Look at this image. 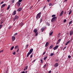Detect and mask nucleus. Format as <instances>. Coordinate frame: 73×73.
Here are the masks:
<instances>
[{
  "instance_id": "54",
  "label": "nucleus",
  "mask_w": 73,
  "mask_h": 73,
  "mask_svg": "<svg viewBox=\"0 0 73 73\" xmlns=\"http://www.w3.org/2000/svg\"><path fill=\"white\" fill-rule=\"evenodd\" d=\"M32 55H31L30 56V58H32Z\"/></svg>"
},
{
  "instance_id": "37",
  "label": "nucleus",
  "mask_w": 73,
  "mask_h": 73,
  "mask_svg": "<svg viewBox=\"0 0 73 73\" xmlns=\"http://www.w3.org/2000/svg\"><path fill=\"white\" fill-rule=\"evenodd\" d=\"M12 1L13 3H14L15 2V0H12Z\"/></svg>"
},
{
  "instance_id": "64",
  "label": "nucleus",
  "mask_w": 73,
  "mask_h": 73,
  "mask_svg": "<svg viewBox=\"0 0 73 73\" xmlns=\"http://www.w3.org/2000/svg\"><path fill=\"white\" fill-rule=\"evenodd\" d=\"M25 68L24 70V71H25Z\"/></svg>"
},
{
  "instance_id": "31",
  "label": "nucleus",
  "mask_w": 73,
  "mask_h": 73,
  "mask_svg": "<svg viewBox=\"0 0 73 73\" xmlns=\"http://www.w3.org/2000/svg\"><path fill=\"white\" fill-rule=\"evenodd\" d=\"M35 36H36L38 35V32L35 33Z\"/></svg>"
},
{
  "instance_id": "21",
  "label": "nucleus",
  "mask_w": 73,
  "mask_h": 73,
  "mask_svg": "<svg viewBox=\"0 0 73 73\" xmlns=\"http://www.w3.org/2000/svg\"><path fill=\"white\" fill-rule=\"evenodd\" d=\"M71 13H72V10H71L70 11L68 15H70L71 14Z\"/></svg>"
},
{
  "instance_id": "6",
  "label": "nucleus",
  "mask_w": 73,
  "mask_h": 73,
  "mask_svg": "<svg viewBox=\"0 0 73 73\" xmlns=\"http://www.w3.org/2000/svg\"><path fill=\"white\" fill-rule=\"evenodd\" d=\"M64 13V11H62L60 13V16H62V15H63V14Z\"/></svg>"
},
{
  "instance_id": "24",
  "label": "nucleus",
  "mask_w": 73,
  "mask_h": 73,
  "mask_svg": "<svg viewBox=\"0 0 73 73\" xmlns=\"http://www.w3.org/2000/svg\"><path fill=\"white\" fill-rule=\"evenodd\" d=\"M10 5H9V6L8 7H7V10L9 9V8H10Z\"/></svg>"
},
{
  "instance_id": "61",
  "label": "nucleus",
  "mask_w": 73,
  "mask_h": 73,
  "mask_svg": "<svg viewBox=\"0 0 73 73\" xmlns=\"http://www.w3.org/2000/svg\"><path fill=\"white\" fill-rule=\"evenodd\" d=\"M61 34L60 33H59V35H58V36H60V35Z\"/></svg>"
},
{
  "instance_id": "38",
  "label": "nucleus",
  "mask_w": 73,
  "mask_h": 73,
  "mask_svg": "<svg viewBox=\"0 0 73 73\" xmlns=\"http://www.w3.org/2000/svg\"><path fill=\"white\" fill-rule=\"evenodd\" d=\"M66 21V20L64 19V23H65Z\"/></svg>"
},
{
  "instance_id": "20",
  "label": "nucleus",
  "mask_w": 73,
  "mask_h": 73,
  "mask_svg": "<svg viewBox=\"0 0 73 73\" xmlns=\"http://www.w3.org/2000/svg\"><path fill=\"white\" fill-rule=\"evenodd\" d=\"M18 5H19V7L20 5L21 4V3H20V2H18L17 3Z\"/></svg>"
},
{
  "instance_id": "48",
  "label": "nucleus",
  "mask_w": 73,
  "mask_h": 73,
  "mask_svg": "<svg viewBox=\"0 0 73 73\" xmlns=\"http://www.w3.org/2000/svg\"><path fill=\"white\" fill-rule=\"evenodd\" d=\"M45 8H46V6H45L44 7H43V10H44V9H45Z\"/></svg>"
},
{
  "instance_id": "18",
  "label": "nucleus",
  "mask_w": 73,
  "mask_h": 73,
  "mask_svg": "<svg viewBox=\"0 0 73 73\" xmlns=\"http://www.w3.org/2000/svg\"><path fill=\"white\" fill-rule=\"evenodd\" d=\"M41 12H40L37 15V16H41L40 15H41Z\"/></svg>"
},
{
  "instance_id": "9",
  "label": "nucleus",
  "mask_w": 73,
  "mask_h": 73,
  "mask_svg": "<svg viewBox=\"0 0 73 73\" xmlns=\"http://www.w3.org/2000/svg\"><path fill=\"white\" fill-rule=\"evenodd\" d=\"M12 41H15V36H13L12 37Z\"/></svg>"
},
{
  "instance_id": "44",
  "label": "nucleus",
  "mask_w": 73,
  "mask_h": 73,
  "mask_svg": "<svg viewBox=\"0 0 73 73\" xmlns=\"http://www.w3.org/2000/svg\"><path fill=\"white\" fill-rule=\"evenodd\" d=\"M41 62L42 64V63L43 62V60L42 59L41 60Z\"/></svg>"
},
{
  "instance_id": "47",
  "label": "nucleus",
  "mask_w": 73,
  "mask_h": 73,
  "mask_svg": "<svg viewBox=\"0 0 73 73\" xmlns=\"http://www.w3.org/2000/svg\"><path fill=\"white\" fill-rule=\"evenodd\" d=\"M4 3V2L3 1H2L1 3V4H3Z\"/></svg>"
},
{
  "instance_id": "32",
  "label": "nucleus",
  "mask_w": 73,
  "mask_h": 73,
  "mask_svg": "<svg viewBox=\"0 0 73 73\" xmlns=\"http://www.w3.org/2000/svg\"><path fill=\"white\" fill-rule=\"evenodd\" d=\"M2 27H3V25H0V29L2 28Z\"/></svg>"
},
{
  "instance_id": "57",
  "label": "nucleus",
  "mask_w": 73,
  "mask_h": 73,
  "mask_svg": "<svg viewBox=\"0 0 73 73\" xmlns=\"http://www.w3.org/2000/svg\"><path fill=\"white\" fill-rule=\"evenodd\" d=\"M21 73H25V72L23 71L22 72H21Z\"/></svg>"
},
{
  "instance_id": "52",
  "label": "nucleus",
  "mask_w": 73,
  "mask_h": 73,
  "mask_svg": "<svg viewBox=\"0 0 73 73\" xmlns=\"http://www.w3.org/2000/svg\"><path fill=\"white\" fill-rule=\"evenodd\" d=\"M3 52V50H2L0 51V53H1V52Z\"/></svg>"
},
{
  "instance_id": "55",
  "label": "nucleus",
  "mask_w": 73,
  "mask_h": 73,
  "mask_svg": "<svg viewBox=\"0 0 73 73\" xmlns=\"http://www.w3.org/2000/svg\"><path fill=\"white\" fill-rule=\"evenodd\" d=\"M51 73V71H49L48 73Z\"/></svg>"
},
{
  "instance_id": "40",
  "label": "nucleus",
  "mask_w": 73,
  "mask_h": 73,
  "mask_svg": "<svg viewBox=\"0 0 73 73\" xmlns=\"http://www.w3.org/2000/svg\"><path fill=\"white\" fill-rule=\"evenodd\" d=\"M68 58H71V56L70 55L68 56Z\"/></svg>"
},
{
  "instance_id": "43",
  "label": "nucleus",
  "mask_w": 73,
  "mask_h": 73,
  "mask_svg": "<svg viewBox=\"0 0 73 73\" xmlns=\"http://www.w3.org/2000/svg\"><path fill=\"white\" fill-rule=\"evenodd\" d=\"M42 22V19H41L40 20V23H41Z\"/></svg>"
},
{
  "instance_id": "62",
  "label": "nucleus",
  "mask_w": 73,
  "mask_h": 73,
  "mask_svg": "<svg viewBox=\"0 0 73 73\" xmlns=\"http://www.w3.org/2000/svg\"><path fill=\"white\" fill-rule=\"evenodd\" d=\"M49 1H50V0H47V1L48 3V2H49Z\"/></svg>"
},
{
  "instance_id": "23",
  "label": "nucleus",
  "mask_w": 73,
  "mask_h": 73,
  "mask_svg": "<svg viewBox=\"0 0 73 73\" xmlns=\"http://www.w3.org/2000/svg\"><path fill=\"white\" fill-rule=\"evenodd\" d=\"M18 48V46H16L15 47V49H17V48Z\"/></svg>"
},
{
  "instance_id": "56",
  "label": "nucleus",
  "mask_w": 73,
  "mask_h": 73,
  "mask_svg": "<svg viewBox=\"0 0 73 73\" xmlns=\"http://www.w3.org/2000/svg\"><path fill=\"white\" fill-rule=\"evenodd\" d=\"M17 33H16L15 34V35H17Z\"/></svg>"
},
{
  "instance_id": "58",
  "label": "nucleus",
  "mask_w": 73,
  "mask_h": 73,
  "mask_svg": "<svg viewBox=\"0 0 73 73\" xmlns=\"http://www.w3.org/2000/svg\"><path fill=\"white\" fill-rule=\"evenodd\" d=\"M68 43H66L65 45H68Z\"/></svg>"
},
{
  "instance_id": "27",
  "label": "nucleus",
  "mask_w": 73,
  "mask_h": 73,
  "mask_svg": "<svg viewBox=\"0 0 73 73\" xmlns=\"http://www.w3.org/2000/svg\"><path fill=\"white\" fill-rule=\"evenodd\" d=\"M72 23V21H71L69 23V25H70Z\"/></svg>"
},
{
  "instance_id": "5",
  "label": "nucleus",
  "mask_w": 73,
  "mask_h": 73,
  "mask_svg": "<svg viewBox=\"0 0 73 73\" xmlns=\"http://www.w3.org/2000/svg\"><path fill=\"white\" fill-rule=\"evenodd\" d=\"M58 46H58V45H56V46L53 48L54 50H56V49H57V48H58Z\"/></svg>"
},
{
  "instance_id": "15",
  "label": "nucleus",
  "mask_w": 73,
  "mask_h": 73,
  "mask_svg": "<svg viewBox=\"0 0 73 73\" xmlns=\"http://www.w3.org/2000/svg\"><path fill=\"white\" fill-rule=\"evenodd\" d=\"M40 17H41V16H36V19H40Z\"/></svg>"
},
{
  "instance_id": "53",
  "label": "nucleus",
  "mask_w": 73,
  "mask_h": 73,
  "mask_svg": "<svg viewBox=\"0 0 73 73\" xmlns=\"http://www.w3.org/2000/svg\"><path fill=\"white\" fill-rule=\"evenodd\" d=\"M66 47H64V48H63V50H64L65 49H66Z\"/></svg>"
},
{
  "instance_id": "46",
  "label": "nucleus",
  "mask_w": 73,
  "mask_h": 73,
  "mask_svg": "<svg viewBox=\"0 0 73 73\" xmlns=\"http://www.w3.org/2000/svg\"><path fill=\"white\" fill-rule=\"evenodd\" d=\"M19 48H18L17 50V52H19Z\"/></svg>"
},
{
  "instance_id": "10",
  "label": "nucleus",
  "mask_w": 73,
  "mask_h": 73,
  "mask_svg": "<svg viewBox=\"0 0 73 73\" xmlns=\"http://www.w3.org/2000/svg\"><path fill=\"white\" fill-rule=\"evenodd\" d=\"M16 14V11L15 10L12 13V15H15V14Z\"/></svg>"
},
{
  "instance_id": "22",
  "label": "nucleus",
  "mask_w": 73,
  "mask_h": 73,
  "mask_svg": "<svg viewBox=\"0 0 73 73\" xmlns=\"http://www.w3.org/2000/svg\"><path fill=\"white\" fill-rule=\"evenodd\" d=\"M13 48H14V46H13L11 48V50H12V49H13Z\"/></svg>"
},
{
  "instance_id": "14",
  "label": "nucleus",
  "mask_w": 73,
  "mask_h": 73,
  "mask_svg": "<svg viewBox=\"0 0 73 73\" xmlns=\"http://www.w3.org/2000/svg\"><path fill=\"white\" fill-rule=\"evenodd\" d=\"M23 25H24V23H21L20 24V26H21V27H22V26H23Z\"/></svg>"
},
{
  "instance_id": "1",
  "label": "nucleus",
  "mask_w": 73,
  "mask_h": 73,
  "mask_svg": "<svg viewBox=\"0 0 73 73\" xmlns=\"http://www.w3.org/2000/svg\"><path fill=\"white\" fill-rule=\"evenodd\" d=\"M33 48H32L30 50L29 52L28 53L27 55V57H28L29 56V55L32 53V52H33Z\"/></svg>"
},
{
  "instance_id": "51",
  "label": "nucleus",
  "mask_w": 73,
  "mask_h": 73,
  "mask_svg": "<svg viewBox=\"0 0 73 73\" xmlns=\"http://www.w3.org/2000/svg\"><path fill=\"white\" fill-rule=\"evenodd\" d=\"M45 54V52H44L43 53V55H44V54Z\"/></svg>"
},
{
  "instance_id": "8",
  "label": "nucleus",
  "mask_w": 73,
  "mask_h": 73,
  "mask_svg": "<svg viewBox=\"0 0 73 73\" xmlns=\"http://www.w3.org/2000/svg\"><path fill=\"white\" fill-rule=\"evenodd\" d=\"M21 9H22V8L21 7V8H19V9H18L17 10V11L18 12H19L20 11H21Z\"/></svg>"
},
{
  "instance_id": "3",
  "label": "nucleus",
  "mask_w": 73,
  "mask_h": 73,
  "mask_svg": "<svg viewBox=\"0 0 73 73\" xmlns=\"http://www.w3.org/2000/svg\"><path fill=\"white\" fill-rule=\"evenodd\" d=\"M73 34V31L71 30L70 32V35L71 36Z\"/></svg>"
},
{
  "instance_id": "19",
  "label": "nucleus",
  "mask_w": 73,
  "mask_h": 73,
  "mask_svg": "<svg viewBox=\"0 0 73 73\" xmlns=\"http://www.w3.org/2000/svg\"><path fill=\"white\" fill-rule=\"evenodd\" d=\"M15 19H19V17L18 16H15Z\"/></svg>"
},
{
  "instance_id": "16",
  "label": "nucleus",
  "mask_w": 73,
  "mask_h": 73,
  "mask_svg": "<svg viewBox=\"0 0 73 73\" xmlns=\"http://www.w3.org/2000/svg\"><path fill=\"white\" fill-rule=\"evenodd\" d=\"M44 29H45V28L44 27H42L41 29V31L42 32H43L44 31Z\"/></svg>"
},
{
  "instance_id": "63",
  "label": "nucleus",
  "mask_w": 73,
  "mask_h": 73,
  "mask_svg": "<svg viewBox=\"0 0 73 73\" xmlns=\"http://www.w3.org/2000/svg\"><path fill=\"white\" fill-rule=\"evenodd\" d=\"M66 1H67V0H65L64 2H66Z\"/></svg>"
},
{
  "instance_id": "4",
  "label": "nucleus",
  "mask_w": 73,
  "mask_h": 73,
  "mask_svg": "<svg viewBox=\"0 0 73 73\" xmlns=\"http://www.w3.org/2000/svg\"><path fill=\"white\" fill-rule=\"evenodd\" d=\"M62 39V38H61L60 39H59L58 40V42L56 43V45H57L58 44H59V43H60V41H61V40Z\"/></svg>"
},
{
  "instance_id": "13",
  "label": "nucleus",
  "mask_w": 73,
  "mask_h": 73,
  "mask_svg": "<svg viewBox=\"0 0 73 73\" xmlns=\"http://www.w3.org/2000/svg\"><path fill=\"white\" fill-rule=\"evenodd\" d=\"M53 48V46L52 45H51L49 47V48H50V49H52Z\"/></svg>"
},
{
  "instance_id": "12",
  "label": "nucleus",
  "mask_w": 73,
  "mask_h": 73,
  "mask_svg": "<svg viewBox=\"0 0 73 73\" xmlns=\"http://www.w3.org/2000/svg\"><path fill=\"white\" fill-rule=\"evenodd\" d=\"M48 45H49V42H46L45 44V47H47V46H48Z\"/></svg>"
},
{
  "instance_id": "49",
  "label": "nucleus",
  "mask_w": 73,
  "mask_h": 73,
  "mask_svg": "<svg viewBox=\"0 0 73 73\" xmlns=\"http://www.w3.org/2000/svg\"><path fill=\"white\" fill-rule=\"evenodd\" d=\"M35 61H36V60L35 59L33 61V63L35 62Z\"/></svg>"
},
{
  "instance_id": "29",
  "label": "nucleus",
  "mask_w": 73,
  "mask_h": 73,
  "mask_svg": "<svg viewBox=\"0 0 73 73\" xmlns=\"http://www.w3.org/2000/svg\"><path fill=\"white\" fill-rule=\"evenodd\" d=\"M12 27L11 26H10L9 27H8L9 29H11V28H12Z\"/></svg>"
},
{
  "instance_id": "41",
  "label": "nucleus",
  "mask_w": 73,
  "mask_h": 73,
  "mask_svg": "<svg viewBox=\"0 0 73 73\" xmlns=\"http://www.w3.org/2000/svg\"><path fill=\"white\" fill-rule=\"evenodd\" d=\"M13 55H15V54H16V52H13Z\"/></svg>"
},
{
  "instance_id": "11",
  "label": "nucleus",
  "mask_w": 73,
  "mask_h": 73,
  "mask_svg": "<svg viewBox=\"0 0 73 73\" xmlns=\"http://www.w3.org/2000/svg\"><path fill=\"white\" fill-rule=\"evenodd\" d=\"M34 32L37 33V29H35L34 30Z\"/></svg>"
},
{
  "instance_id": "25",
  "label": "nucleus",
  "mask_w": 73,
  "mask_h": 73,
  "mask_svg": "<svg viewBox=\"0 0 73 73\" xmlns=\"http://www.w3.org/2000/svg\"><path fill=\"white\" fill-rule=\"evenodd\" d=\"M46 64H45L43 66V68H45V67H46Z\"/></svg>"
},
{
  "instance_id": "33",
  "label": "nucleus",
  "mask_w": 73,
  "mask_h": 73,
  "mask_svg": "<svg viewBox=\"0 0 73 73\" xmlns=\"http://www.w3.org/2000/svg\"><path fill=\"white\" fill-rule=\"evenodd\" d=\"M47 25H48V26H49L50 25V24H49V23H46Z\"/></svg>"
},
{
  "instance_id": "45",
  "label": "nucleus",
  "mask_w": 73,
  "mask_h": 73,
  "mask_svg": "<svg viewBox=\"0 0 73 73\" xmlns=\"http://www.w3.org/2000/svg\"><path fill=\"white\" fill-rule=\"evenodd\" d=\"M26 47L27 48H28V44L26 45Z\"/></svg>"
},
{
  "instance_id": "36",
  "label": "nucleus",
  "mask_w": 73,
  "mask_h": 73,
  "mask_svg": "<svg viewBox=\"0 0 73 73\" xmlns=\"http://www.w3.org/2000/svg\"><path fill=\"white\" fill-rule=\"evenodd\" d=\"M70 42V40L69 41H68V42H67V43L68 44H69V42Z\"/></svg>"
},
{
  "instance_id": "26",
  "label": "nucleus",
  "mask_w": 73,
  "mask_h": 73,
  "mask_svg": "<svg viewBox=\"0 0 73 73\" xmlns=\"http://www.w3.org/2000/svg\"><path fill=\"white\" fill-rule=\"evenodd\" d=\"M46 58H47V56H46V57H44L43 59L44 60H46Z\"/></svg>"
},
{
  "instance_id": "59",
  "label": "nucleus",
  "mask_w": 73,
  "mask_h": 73,
  "mask_svg": "<svg viewBox=\"0 0 73 73\" xmlns=\"http://www.w3.org/2000/svg\"><path fill=\"white\" fill-rule=\"evenodd\" d=\"M68 43H66L65 45H68Z\"/></svg>"
},
{
  "instance_id": "35",
  "label": "nucleus",
  "mask_w": 73,
  "mask_h": 73,
  "mask_svg": "<svg viewBox=\"0 0 73 73\" xmlns=\"http://www.w3.org/2000/svg\"><path fill=\"white\" fill-rule=\"evenodd\" d=\"M22 1V0H19L18 1V2L19 3H21Z\"/></svg>"
},
{
  "instance_id": "50",
  "label": "nucleus",
  "mask_w": 73,
  "mask_h": 73,
  "mask_svg": "<svg viewBox=\"0 0 73 73\" xmlns=\"http://www.w3.org/2000/svg\"><path fill=\"white\" fill-rule=\"evenodd\" d=\"M56 62H58V59H56Z\"/></svg>"
},
{
  "instance_id": "34",
  "label": "nucleus",
  "mask_w": 73,
  "mask_h": 73,
  "mask_svg": "<svg viewBox=\"0 0 73 73\" xmlns=\"http://www.w3.org/2000/svg\"><path fill=\"white\" fill-rule=\"evenodd\" d=\"M55 16H56V15H54L52 16V17H55Z\"/></svg>"
},
{
  "instance_id": "17",
  "label": "nucleus",
  "mask_w": 73,
  "mask_h": 73,
  "mask_svg": "<svg viewBox=\"0 0 73 73\" xmlns=\"http://www.w3.org/2000/svg\"><path fill=\"white\" fill-rule=\"evenodd\" d=\"M5 5H6V4H3V5H2V7H1V8H3V7H5Z\"/></svg>"
},
{
  "instance_id": "39",
  "label": "nucleus",
  "mask_w": 73,
  "mask_h": 73,
  "mask_svg": "<svg viewBox=\"0 0 73 73\" xmlns=\"http://www.w3.org/2000/svg\"><path fill=\"white\" fill-rule=\"evenodd\" d=\"M53 53H52L50 54L51 56H53Z\"/></svg>"
},
{
  "instance_id": "28",
  "label": "nucleus",
  "mask_w": 73,
  "mask_h": 73,
  "mask_svg": "<svg viewBox=\"0 0 73 73\" xmlns=\"http://www.w3.org/2000/svg\"><path fill=\"white\" fill-rule=\"evenodd\" d=\"M53 34V31H52V32H51L50 34V36H51Z\"/></svg>"
},
{
  "instance_id": "42",
  "label": "nucleus",
  "mask_w": 73,
  "mask_h": 73,
  "mask_svg": "<svg viewBox=\"0 0 73 73\" xmlns=\"http://www.w3.org/2000/svg\"><path fill=\"white\" fill-rule=\"evenodd\" d=\"M52 5V4L51 3L49 4V6H51V5Z\"/></svg>"
},
{
  "instance_id": "2",
  "label": "nucleus",
  "mask_w": 73,
  "mask_h": 73,
  "mask_svg": "<svg viewBox=\"0 0 73 73\" xmlns=\"http://www.w3.org/2000/svg\"><path fill=\"white\" fill-rule=\"evenodd\" d=\"M56 19H57L56 17H53L51 20V22H53V21H56Z\"/></svg>"
},
{
  "instance_id": "7",
  "label": "nucleus",
  "mask_w": 73,
  "mask_h": 73,
  "mask_svg": "<svg viewBox=\"0 0 73 73\" xmlns=\"http://www.w3.org/2000/svg\"><path fill=\"white\" fill-rule=\"evenodd\" d=\"M58 66V63H56L54 65V67H57V66Z\"/></svg>"
},
{
  "instance_id": "60",
  "label": "nucleus",
  "mask_w": 73,
  "mask_h": 73,
  "mask_svg": "<svg viewBox=\"0 0 73 73\" xmlns=\"http://www.w3.org/2000/svg\"><path fill=\"white\" fill-rule=\"evenodd\" d=\"M68 43H66L65 45H68Z\"/></svg>"
},
{
  "instance_id": "30",
  "label": "nucleus",
  "mask_w": 73,
  "mask_h": 73,
  "mask_svg": "<svg viewBox=\"0 0 73 73\" xmlns=\"http://www.w3.org/2000/svg\"><path fill=\"white\" fill-rule=\"evenodd\" d=\"M25 69L26 70H27V69H28V66H26Z\"/></svg>"
}]
</instances>
